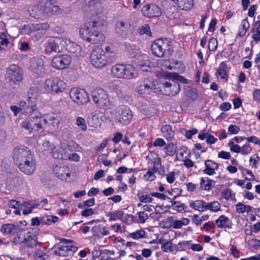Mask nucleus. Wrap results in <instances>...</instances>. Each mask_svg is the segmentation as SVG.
Masks as SVG:
<instances>
[{
	"label": "nucleus",
	"mask_w": 260,
	"mask_h": 260,
	"mask_svg": "<svg viewBox=\"0 0 260 260\" xmlns=\"http://www.w3.org/2000/svg\"><path fill=\"white\" fill-rule=\"evenodd\" d=\"M14 162L19 170L27 175H32L36 169V162L30 149L25 146H17L12 152Z\"/></svg>",
	"instance_id": "1"
},
{
	"label": "nucleus",
	"mask_w": 260,
	"mask_h": 260,
	"mask_svg": "<svg viewBox=\"0 0 260 260\" xmlns=\"http://www.w3.org/2000/svg\"><path fill=\"white\" fill-rule=\"evenodd\" d=\"M104 25L103 21L100 19H94L84 25L80 29V34L82 38L92 44H97L104 40L103 34L99 31Z\"/></svg>",
	"instance_id": "2"
},
{
	"label": "nucleus",
	"mask_w": 260,
	"mask_h": 260,
	"mask_svg": "<svg viewBox=\"0 0 260 260\" xmlns=\"http://www.w3.org/2000/svg\"><path fill=\"white\" fill-rule=\"evenodd\" d=\"M151 50L152 54L158 57L170 56L173 52L172 43L167 39H158L153 42Z\"/></svg>",
	"instance_id": "3"
},
{
	"label": "nucleus",
	"mask_w": 260,
	"mask_h": 260,
	"mask_svg": "<svg viewBox=\"0 0 260 260\" xmlns=\"http://www.w3.org/2000/svg\"><path fill=\"white\" fill-rule=\"evenodd\" d=\"M39 231L36 228L28 231L22 229L19 230L17 235L19 239H23L20 243L25 244L27 247L33 248L38 244L37 234Z\"/></svg>",
	"instance_id": "4"
},
{
	"label": "nucleus",
	"mask_w": 260,
	"mask_h": 260,
	"mask_svg": "<svg viewBox=\"0 0 260 260\" xmlns=\"http://www.w3.org/2000/svg\"><path fill=\"white\" fill-rule=\"evenodd\" d=\"M111 72L117 78L131 79L135 77V69L130 64H116L112 68Z\"/></svg>",
	"instance_id": "5"
},
{
	"label": "nucleus",
	"mask_w": 260,
	"mask_h": 260,
	"mask_svg": "<svg viewBox=\"0 0 260 260\" xmlns=\"http://www.w3.org/2000/svg\"><path fill=\"white\" fill-rule=\"evenodd\" d=\"M91 97L94 103L100 107L107 108L111 105L109 95L103 88L94 89L91 93Z\"/></svg>",
	"instance_id": "6"
},
{
	"label": "nucleus",
	"mask_w": 260,
	"mask_h": 260,
	"mask_svg": "<svg viewBox=\"0 0 260 260\" xmlns=\"http://www.w3.org/2000/svg\"><path fill=\"white\" fill-rule=\"evenodd\" d=\"M158 88L159 93L169 96H174L180 90L179 84L174 80L161 82Z\"/></svg>",
	"instance_id": "7"
},
{
	"label": "nucleus",
	"mask_w": 260,
	"mask_h": 260,
	"mask_svg": "<svg viewBox=\"0 0 260 260\" xmlns=\"http://www.w3.org/2000/svg\"><path fill=\"white\" fill-rule=\"evenodd\" d=\"M91 63L96 68L105 66L108 61L103 48L97 47L91 53L90 56Z\"/></svg>",
	"instance_id": "8"
},
{
	"label": "nucleus",
	"mask_w": 260,
	"mask_h": 260,
	"mask_svg": "<svg viewBox=\"0 0 260 260\" xmlns=\"http://www.w3.org/2000/svg\"><path fill=\"white\" fill-rule=\"evenodd\" d=\"M23 72L17 65L13 64L9 66L7 71L6 80L10 85L16 84L23 79Z\"/></svg>",
	"instance_id": "9"
},
{
	"label": "nucleus",
	"mask_w": 260,
	"mask_h": 260,
	"mask_svg": "<svg viewBox=\"0 0 260 260\" xmlns=\"http://www.w3.org/2000/svg\"><path fill=\"white\" fill-rule=\"evenodd\" d=\"M40 2L44 18L60 14L62 12V9L59 6L54 5L51 0H41Z\"/></svg>",
	"instance_id": "10"
},
{
	"label": "nucleus",
	"mask_w": 260,
	"mask_h": 260,
	"mask_svg": "<svg viewBox=\"0 0 260 260\" xmlns=\"http://www.w3.org/2000/svg\"><path fill=\"white\" fill-rule=\"evenodd\" d=\"M70 95L74 102L79 105L86 104L89 100L86 92L81 88H72L70 90Z\"/></svg>",
	"instance_id": "11"
},
{
	"label": "nucleus",
	"mask_w": 260,
	"mask_h": 260,
	"mask_svg": "<svg viewBox=\"0 0 260 260\" xmlns=\"http://www.w3.org/2000/svg\"><path fill=\"white\" fill-rule=\"evenodd\" d=\"M45 88L49 91L59 93L65 89V83L58 78L49 79L45 81Z\"/></svg>",
	"instance_id": "12"
},
{
	"label": "nucleus",
	"mask_w": 260,
	"mask_h": 260,
	"mask_svg": "<svg viewBox=\"0 0 260 260\" xmlns=\"http://www.w3.org/2000/svg\"><path fill=\"white\" fill-rule=\"evenodd\" d=\"M72 58L68 54H61L54 56L51 61L52 66L55 69L62 70L67 68L71 63Z\"/></svg>",
	"instance_id": "13"
},
{
	"label": "nucleus",
	"mask_w": 260,
	"mask_h": 260,
	"mask_svg": "<svg viewBox=\"0 0 260 260\" xmlns=\"http://www.w3.org/2000/svg\"><path fill=\"white\" fill-rule=\"evenodd\" d=\"M118 113L119 115L118 121L124 124H127L131 120L132 113L128 107L124 105L121 106L119 108Z\"/></svg>",
	"instance_id": "14"
},
{
	"label": "nucleus",
	"mask_w": 260,
	"mask_h": 260,
	"mask_svg": "<svg viewBox=\"0 0 260 260\" xmlns=\"http://www.w3.org/2000/svg\"><path fill=\"white\" fill-rule=\"evenodd\" d=\"M141 11L145 16L149 18L159 17L161 15L160 9L153 4H148L144 6Z\"/></svg>",
	"instance_id": "15"
},
{
	"label": "nucleus",
	"mask_w": 260,
	"mask_h": 260,
	"mask_svg": "<svg viewBox=\"0 0 260 260\" xmlns=\"http://www.w3.org/2000/svg\"><path fill=\"white\" fill-rule=\"evenodd\" d=\"M19 106L21 111L25 113H31L36 110V100L34 98H29L26 101H21Z\"/></svg>",
	"instance_id": "16"
},
{
	"label": "nucleus",
	"mask_w": 260,
	"mask_h": 260,
	"mask_svg": "<svg viewBox=\"0 0 260 260\" xmlns=\"http://www.w3.org/2000/svg\"><path fill=\"white\" fill-rule=\"evenodd\" d=\"M31 70L39 75L45 71L43 60L41 58L34 57L30 61Z\"/></svg>",
	"instance_id": "17"
},
{
	"label": "nucleus",
	"mask_w": 260,
	"mask_h": 260,
	"mask_svg": "<svg viewBox=\"0 0 260 260\" xmlns=\"http://www.w3.org/2000/svg\"><path fill=\"white\" fill-rule=\"evenodd\" d=\"M131 25L128 21L120 20L116 24L115 30L120 36H126L131 32Z\"/></svg>",
	"instance_id": "18"
},
{
	"label": "nucleus",
	"mask_w": 260,
	"mask_h": 260,
	"mask_svg": "<svg viewBox=\"0 0 260 260\" xmlns=\"http://www.w3.org/2000/svg\"><path fill=\"white\" fill-rule=\"evenodd\" d=\"M155 81H151L148 78H145L142 83L138 87L137 92L140 94L149 92L152 89H157L155 88Z\"/></svg>",
	"instance_id": "19"
},
{
	"label": "nucleus",
	"mask_w": 260,
	"mask_h": 260,
	"mask_svg": "<svg viewBox=\"0 0 260 260\" xmlns=\"http://www.w3.org/2000/svg\"><path fill=\"white\" fill-rule=\"evenodd\" d=\"M28 11L33 17L38 19L44 18L40 1L36 5L29 6Z\"/></svg>",
	"instance_id": "20"
},
{
	"label": "nucleus",
	"mask_w": 260,
	"mask_h": 260,
	"mask_svg": "<svg viewBox=\"0 0 260 260\" xmlns=\"http://www.w3.org/2000/svg\"><path fill=\"white\" fill-rule=\"evenodd\" d=\"M67 44L66 50L75 54V56H77L83 55L84 53L82 51L81 47L78 45L76 43L71 42L70 40H68Z\"/></svg>",
	"instance_id": "21"
},
{
	"label": "nucleus",
	"mask_w": 260,
	"mask_h": 260,
	"mask_svg": "<svg viewBox=\"0 0 260 260\" xmlns=\"http://www.w3.org/2000/svg\"><path fill=\"white\" fill-rule=\"evenodd\" d=\"M23 184V180L22 178L18 176L9 178L6 182V185L9 187V189L12 190L17 187L22 186Z\"/></svg>",
	"instance_id": "22"
},
{
	"label": "nucleus",
	"mask_w": 260,
	"mask_h": 260,
	"mask_svg": "<svg viewBox=\"0 0 260 260\" xmlns=\"http://www.w3.org/2000/svg\"><path fill=\"white\" fill-rule=\"evenodd\" d=\"M52 156L55 159H68V155L66 154V150L61 147L54 148L52 151Z\"/></svg>",
	"instance_id": "23"
},
{
	"label": "nucleus",
	"mask_w": 260,
	"mask_h": 260,
	"mask_svg": "<svg viewBox=\"0 0 260 260\" xmlns=\"http://www.w3.org/2000/svg\"><path fill=\"white\" fill-rule=\"evenodd\" d=\"M176 4L178 7L183 10H189L193 5V0H171Z\"/></svg>",
	"instance_id": "24"
},
{
	"label": "nucleus",
	"mask_w": 260,
	"mask_h": 260,
	"mask_svg": "<svg viewBox=\"0 0 260 260\" xmlns=\"http://www.w3.org/2000/svg\"><path fill=\"white\" fill-rule=\"evenodd\" d=\"M57 45L55 38H50L48 39L45 46L46 51L49 53L52 52L59 53L58 49L57 48Z\"/></svg>",
	"instance_id": "25"
},
{
	"label": "nucleus",
	"mask_w": 260,
	"mask_h": 260,
	"mask_svg": "<svg viewBox=\"0 0 260 260\" xmlns=\"http://www.w3.org/2000/svg\"><path fill=\"white\" fill-rule=\"evenodd\" d=\"M55 39L57 45V48L58 49L59 52H62L64 50H66L68 39L60 37H56Z\"/></svg>",
	"instance_id": "26"
},
{
	"label": "nucleus",
	"mask_w": 260,
	"mask_h": 260,
	"mask_svg": "<svg viewBox=\"0 0 260 260\" xmlns=\"http://www.w3.org/2000/svg\"><path fill=\"white\" fill-rule=\"evenodd\" d=\"M161 132L164 136L167 139L172 138L174 135V132L172 129V126L170 125H165L161 128Z\"/></svg>",
	"instance_id": "27"
},
{
	"label": "nucleus",
	"mask_w": 260,
	"mask_h": 260,
	"mask_svg": "<svg viewBox=\"0 0 260 260\" xmlns=\"http://www.w3.org/2000/svg\"><path fill=\"white\" fill-rule=\"evenodd\" d=\"M214 181L209 179L208 178H202L201 180V186L205 190H209L212 186V183H214Z\"/></svg>",
	"instance_id": "28"
},
{
	"label": "nucleus",
	"mask_w": 260,
	"mask_h": 260,
	"mask_svg": "<svg viewBox=\"0 0 260 260\" xmlns=\"http://www.w3.org/2000/svg\"><path fill=\"white\" fill-rule=\"evenodd\" d=\"M236 211L237 212L243 213L245 212H247V213L249 212L252 207L249 205H245L241 203H238L236 205Z\"/></svg>",
	"instance_id": "29"
},
{
	"label": "nucleus",
	"mask_w": 260,
	"mask_h": 260,
	"mask_svg": "<svg viewBox=\"0 0 260 260\" xmlns=\"http://www.w3.org/2000/svg\"><path fill=\"white\" fill-rule=\"evenodd\" d=\"M16 229V226L13 224H4L1 229V232L5 234H9L12 233Z\"/></svg>",
	"instance_id": "30"
},
{
	"label": "nucleus",
	"mask_w": 260,
	"mask_h": 260,
	"mask_svg": "<svg viewBox=\"0 0 260 260\" xmlns=\"http://www.w3.org/2000/svg\"><path fill=\"white\" fill-rule=\"evenodd\" d=\"M168 76L171 78L172 80L175 81L177 80L182 83H187V81L186 78L184 77L179 75V74L175 73H168Z\"/></svg>",
	"instance_id": "31"
},
{
	"label": "nucleus",
	"mask_w": 260,
	"mask_h": 260,
	"mask_svg": "<svg viewBox=\"0 0 260 260\" xmlns=\"http://www.w3.org/2000/svg\"><path fill=\"white\" fill-rule=\"evenodd\" d=\"M174 208L172 209V213L173 214L176 213L175 212H181L184 209L185 205L184 204H181L177 201H174L172 202V206Z\"/></svg>",
	"instance_id": "32"
},
{
	"label": "nucleus",
	"mask_w": 260,
	"mask_h": 260,
	"mask_svg": "<svg viewBox=\"0 0 260 260\" xmlns=\"http://www.w3.org/2000/svg\"><path fill=\"white\" fill-rule=\"evenodd\" d=\"M168 222H169V223L173 222V224H170L168 228H171L172 226L175 229H180L182 225V220H173V218L172 217L168 218L167 220V223Z\"/></svg>",
	"instance_id": "33"
},
{
	"label": "nucleus",
	"mask_w": 260,
	"mask_h": 260,
	"mask_svg": "<svg viewBox=\"0 0 260 260\" xmlns=\"http://www.w3.org/2000/svg\"><path fill=\"white\" fill-rule=\"evenodd\" d=\"M58 218L57 216L49 215L47 216L46 217H43L42 219V222L45 224L50 225L52 223H55L58 221Z\"/></svg>",
	"instance_id": "34"
},
{
	"label": "nucleus",
	"mask_w": 260,
	"mask_h": 260,
	"mask_svg": "<svg viewBox=\"0 0 260 260\" xmlns=\"http://www.w3.org/2000/svg\"><path fill=\"white\" fill-rule=\"evenodd\" d=\"M95 203V200L94 198L90 199L86 201H84L82 203H80L78 207L80 209H83L85 208L86 207H90L92 206Z\"/></svg>",
	"instance_id": "35"
},
{
	"label": "nucleus",
	"mask_w": 260,
	"mask_h": 260,
	"mask_svg": "<svg viewBox=\"0 0 260 260\" xmlns=\"http://www.w3.org/2000/svg\"><path fill=\"white\" fill-rule=\"evenodd\" d=\"M228 217L224 215H221L218 219L215 220V222L218 228H221L229 221Z\"/></svg>",
	"instance_id": "36"
},
{
	"label": "nucleus",
	"mask_w": 260,
	"mask_h": 260,
	"mask_svg": "<svg viewBox=\"0 0 260 260\" xmlns=\"http://www.w3.org/2000/svg\"><path fill=\"white\" fill-rule=\"evenodd\" d=\"M165 149L167 150L166 153L168 155L173 156L176 151L177 147L173 143H171L165 146Z\"/></svg>",
	"instance_id": "37"
},
{
	"label": "nucleus",
	"mask_w": 260,
	"mask_h": 260,
	"mask_svg": "<svg viewBox=\"0 0 260 260\" xmlns=\"http://www.w3.org/2000/svg\"><path fill=\"white\" fill-rule=\"evenodd\" d=\"M207 207L208 210H210L214 212L218 211L220 209V204L217 201L208 203Z\"/></svg>",
	"instance_id": "38"
},
{
	"label": "nucleus",
	"mask_w": 260,
	"mask_h": 260,
	"mask_svg": "<svg viewBox=\"0 0 260 260\" xmlns=\"http://www.w3.org/2000/svg\"><path fill=\"white\" fill-rule=\"evenodd\" d=\"M145 232L144 230H138L136 231V232H134L132 233H130L129 234V236L135 239H138L141 238H143L145 236Z\"/></svg>",
	"instance_id": "39"
},
{
	"label": "nucleus",
	"mask_w": 260,
	"mask_h": 260,
	"mask_svg": "<svg viewBox=\"0 0 260 260\" xmlns=\"http://www.w3.org/2000/svg\"><path fill=\"white\" fill-rule=\"evenodd\" d=\"M217 41L214 38H211L208 43V48L211 51H214L217 47Z\"/></svg>",
	"instance_id": "40"
},
{
	"label": "nucleus",
	"mask_w": 260,
	"mask_h": 260,
	"mask_svg": "<svg viewBox=\"0 0 260 260\" xmlns=\"http://www.w3.org/2000/svg\"><path fill=\"white\" fill-rule=\"evenodd\" d=\"M247 244L250 248L253 247L254 249H257L260 247V240L257 239H251L248 241Z\"/></svg>",
	"instance_id": "41"
},
{
	"label": "nucleus",
	"mask_w": 260,
	"mask_h": 260,
	"mask_svg": "<svg viewBox=\"0 0 260 260\" xmlns=\"http://www.w3.org/2000/svg\"><path fill=\"white\" fill-rule=\"evenodd\" d=\"M29 122L33 127V129L36 128V123L39 121L40 117L35 115L34 116V114H30L29 116L28 117Z\"/></svg>",
	"instance_id": "42"
},
{
	"label": "nucleus",
	"mask_w": 260,
	"mask_h": 260,
	"mask_svg": "<svg viewBox=\"0 0 260 260\" xmlns=\"http://www.w3.org/2000/svg\"><path fill=\"white\" fill-rule=\"evenodd\" d=\"M77 125L79 126L83 131H85L87 129V126L85 122V120L81 117H79L77 119L76 121Z\"/></svg>",
	"instance_id": "43"
},
{
	"label": "nucleus",
	"mask_w": 260,
	"mask_h": 260,
	"mask_svg": "<svg viewBox=\"0 0 260 260\" xmlns=\"http://www.w3.org/2000/svg\"><path fill=\"white\" fill-rule=\"evenodd\" d=\"M139 32L141 35L146 34L149 36L151 35V32L150 31V28L149 25L147 24H145L143 26H142L140 28Z\"/></svg>",
	"instance_id": "44"
},
{
	"label": "nucleus",
	"mask_w": 260,
	"mask_h": 260,
	"mask_svg": "<svg viewBox=\"0 0 260 260\" xmlns=\"http://www.w3.org/2000/svg\"><path fill=\"white\" fill-rule=\"evenodd\" d=\"M240 130V127L236 125L231 124L228 127V132L231 135L238 134Z\"/></svg>",
	"instance_id": "45"
},
{
	"label": "nucleus",
	"mask_w": 260,
	"mask_h": 260,
	"mask_svg": "<svg viewBox=\"0 0 260 260\" xmlns=\"http://www.w3.org/2000/svg\"><path fill=\"white\" fill-rule=\"evenodd\" d=\"M21 127L28 131L29 132H31L34 129L33 127H32V125H31L29 122L28 118L26 120L22 122Z\"/></svg>",
	"instance_id": "46"
},
{
	"label": "nucleus",
	"mask_w": 260,
	"mask_h": 260,
	"mask_svg": "<svg viewBox=\"0 0 260 260\" xmlns=\"http://www.w3.org/2000/svg\"><path fill=\"white\" fill-rule=\"evenodd\" d=\"M252 148L250 147L249 144H246L241 147V153L243 155H246L250 153Z\"/></svg>",
	"instance_id": "47"
},
{
	"label": "nucleus",
	"mask_w": 260,
	"mask_h": 260,
	"mask_svg": "<svg viewBox=\"0 0 260 260\" xmlns=\"http://www.w3.org/2000/svg\"><path fill=\"white\" fill-rule=\"evenodd\" d=\"M202 200H197L193 203H190V207L194 209V210L200 211L201 209V204Z\"/></svg>",
	"instance_id": "48"
},
{
	"label": "nucleus",
	"mask_w": 260,
	"mask_h": 260,
	"mask_svg": "<svg viewBox=\"0 0 260 260\" xmlns=\"http://www.w3.org/2000/svg\"><path fill=\"white\" fill-rule=\"evenodd\" d=\"M32 32L31 25H25L21 29V33L23 35H29Z\"/></svg>",
	"instance_id": "49"
},
{
	"label": "nucleus",
	"mask_w": 260,
	"mask_h": 260,
	"mask_svg": "<svg viewBox=\"0 0 260 260\" xmlns=\"http://www.w3.org/2000/svg\"><path fill=\"white\" fill-rule=\"evenodd\" d=\"M9 41L6 38L5 34L4 32H0V49H2L1 45H7Z\"/></svg>",
	"instance_id": "50"
},
{
	"label": "nucleus",
	"mask_w": 260,
	"mask_h": 260,
	"mask_svg": "<svg viewBox=\"0 0 260 260\" xmlns=\"http://www.w3.org/2000/svg\"><path fill=\"white\" fill-rule=\"evenodd\" d=\"M39 205L38 203H34L32 202H24L23 206L25 208H29L32 209L33 208H37Z\"/></svg>",
	"instance_id": "51"
},
{
	"label": "nucleus",
	"mask_w": 260,
	"mask_h": 260,
	"mask_svg": "<svg viewBox=\"0 0 260 260\" xmlns=\"http://www.w3.org/2000/svg\"><path fill=\"white\" fill-rule=\"evenodd\" d=\"M139 219L141 223H144L148 219V216L147 214H145L144 211H141L138 213Z\"/></svg>",
	"instance_id": "52"
},
{
	"label": "nucleus",
	"mask_w": 260,
	"mask_h": 260,
	"mask_svg": "<svg viewBox=\"0 0 260 260\" xmlns=\"http://www.w3.org/2000/svg\"><path fill=\"white\" fill-rule=\"evenodd\" d=\"M205 166H207L211 168H213L214 170H217L218 168V164L212 161L211 160H207L205 161Z\"/></svg>",
	"instance_id": "53"
},
{
	"label": "nucleus",
	"mask_w": 260,
	"mask_h": 260,
	"mask_svg": "<svg viewBox=\"0 0 260 260\" xmlns=\"http://www.w3.org/2000/svg\"><path fill=\"white\" fill-rule=\"evenodd\" d=\"M94 214V211L91 208L86 209L82 211L81 214L83 216L88 217Z\"/></svg>",
	"instance_id": "54"
},
{
	"label": "nucleus",
	"mask_w": 260,
	"mask_h": 260,
	"mask_svg": "<svg viewBox=\"0 0 260 260\" xmlns=\"http://www.w3.org/2000/svg\"><path fill=\"white\" fill-rule=\"evenodd\" d=\"M150 195L152 197H156V198L161 199V200H166V198H168L169 199H171V198L168 197L165 194L161 193H159V192H151L150 193Z\"/></svg>",
	"instance_id": "55"
},
{
	"label": "nucleus",
	"mask_w": 260,
	"mask_h": 260,
	"mask_svg": "<svg viewBox=\"0 0 260 260\" xmlns=\"http://www.w3.org/2000/svg\"><path fill=\"white\" fill-rule=\"evenodd\" d=\"M198 132V131L196 128H193L191 130H188L186 132L185 136L187 139H190L191 138L192 136L196 134H197Z\"/></svg>",
	"instance_id": "56"
},
{
	"label": "nucleus",
	"mask_w": 260,
	"mask_h": 260,
	"mask_svg": "<svg viewBox=\"0 0 260 260\" xmlns=\"http://www.w3.org/2000/svg\"><path fill=\"white\" fill-rule=\"evenodd\" d=\"M115 214V217H116V218L118 219H120L123 222H126L127 220V219L124 217V218H123V216L124 215V212L122 211H119L117 212L116 213H114Z\"/></svg>",
	"instance_id": "57"
},
{
	"label": "nucleus",
	"mask_w": 260,
	"mask_h": 260,
	"mask_svg": "<svg viewBox=\"0 0 260 260\" xmlns=\"http://www.w3.org/2000/svg\"><path fill=\"white\" fill-rule=\"evenodd\" d=\"M139 200L143 203H151L153 199L148 195H145L139 197Z\"/></svg>",
	"instance_id": "58"
},
{
	"label": "nucleus",
	"mask_w": 260,
	"mask_h": 260,
	"mask_svg": "<svg viewBox=\"0 0 260 260\" xmlns=\"http://www.w3.org/2000/svg\"><path fill=\"white\" fill-rule=\"evenodd\" d=\"M188 96L192 100H195L198 97L197 90L196 89H190L188 91Z\"/></svg>",
	"instance_id": "59"
},
{
	"label": "nucleus",
	"mask_w": 260,
	"mask_h": 260,
	"mask_svg": "<svg viewBox=\"0 0 260 260\" xmlns=\"http://www.w3.org/2000/svg\"><path fill=\"white\" fill-rule=\"evenodd\" d=\"M222 196L226 200H228L232 198V192L229 189H225L222 192Z\"/></svg>",
	"instance_id": "60"
},
{
	"label": "nucleus",
	"mask_w": 260,
	"mask_h": 260,
	"mask_svg": "<svg viewBox=\"0 0 260 260\" xmlns=\"http://www.w3.org/2000/svg\"><path fill=\"white\" fill-rule=\"evenodd\" d=\"M218 156L223 159H229L231 157V154L229 152L222 151L218 153Z\"/></svg>",
	"instance_id": "61"
},
{
	"label": "nucleus",
	"mask_w": 260,
	"mask_h": 260,
	"mask_svg": "<svg viewBox=\"0 0 260 260\" xmlns=\"http://www.w3.org/2000/svg\"><path fill=\"white\" fill-rule=\"evenodd\" d=\"M217 141V138H215L213 136L208 133V135L207 137V143L209 144H212L215 143Z\"/></svg>",
	"instance_id": "62"
},
{
	"label": "nucleus",
	"mask_w": 260,
	"mask_h": 260,
	"mask_svg": "<svg viewBox=\"0 0 260 260\" xmlns=\"http://www.w3.org/2000/svg\"><path fill=\"white\" fill-rule=\"evenodd\" d=\"M231 104L230 103H223L220 106V109L222 111H228L231 108Z\"/></svg>",
	"instance_id": "63"
},
{
	"label": "nucleus",
	"mask_w": 260,
	"mask_h": 260,
	"mask_svg": "<svg viewBox=\"0 0 260 260\" xmlns=\"http://www.w3.org/2000/svg\"><path fill=\"white\" fill-rule=\"evenodd\" d=\"M253 99L258 102L260 101V89H256L253 93Z\"/></svg>",
	"instance_id": "64"
}]
</instances>
